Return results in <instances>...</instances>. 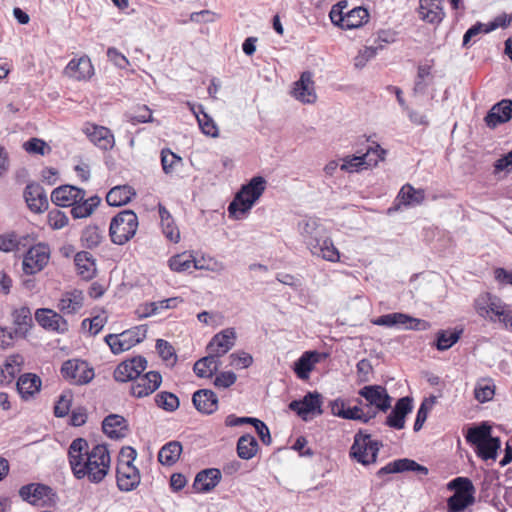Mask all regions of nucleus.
I'll return each mask as SVG.
<instances>
[{"label": "nucleus", "mask_w": 512, "mask_h": 512, "mask_svg": "<svg viewBox=\"0 0 512 512\" xmlns=\"http://www.w3.org/2000/svg\"><path fill=\"white\" fill-rule=\"evenodd\" d=\"M68 462L77 480L101 483L109 474L111 454L105 444L90 445L84 438L74 439L68 448Z\"/></svg>", "instance_id": "f257e3e1"}, {"label": "nucleus", "mask_w": 512, "mask_h": 512, "mask_svg": "<svg viewBox=\"0 0 512 512\" xmlns=\"http://www.w3.org/2000/svg\"><path fill=\"white\" fill-rule=\"evenodd\" d=\"M297 229L302 242L313 256L332 263L340 260L339 250L319 219L305 217L298 222Z\"/></svg>", "instance_id": "f03ea898"}, {"label": "nucleus", "mask_w": 512, "mask_h": 512, "mask_svg": "<svg viewBox=\"0 0 512 512\" xmlns=\"http://www.w3.org/2000/svg\"><path fill=\"white\" fill-rule=\"evenodd\" d=\"M266 184L264 177L255 176L243 185L228 206L229 215L235 219L244 218L264 193Z\"/></svg>", "instance_id": "7ed1b4c3"}, {"label": "nucleus", "mask_w": 512, "mask_h": 512, "mask_svg": "<svg viewBox=\"0 0 512 512\" xmlns=\"http://www.w3.org/2000/svg\"><path fill=\"white\" fill-rule=\"evenodd\" d=\"M138 217L132 210H123L110 222L109 236L116 245H124L134 237L138 229Z\"/></svg>", "instance_id": "20e7f679"}, {"label": "nucleus", "mask_w": 512, "mask_h": 512, "mask_svg": "<svg viewBox=\"0 0 512 512\" xmlns=\"http://www.w3.org/2000/svg\"><path fill=\"white\" fill-rule=\"evenodd\" d=\"M19 495L25 502L36 507H54L59 500L54 489L42 483H30L22 486Z\"/></svg>", "instance_id": "39448f33"}, {"label": "nucleus", "mask_w": 512, "mask_h": 512, "mask_svg": "<svg viewBox=\"0 0 512 512\" xmlns=\"http://www.w3.org/2000/svg\"><path fill=\"white\" fill-rule=\"evenodd\" d=\"M381 444L372 440L370 434L359 431L354 436L350 449V456L362 465L374 464L377 460Z\"/></svg>", "instance_id": "423d86ee"}, {"label": "nucleus", "mask_w": 512, "mask_h": 512, "mask_svg": "<svg viewBox=\"0 0 512 512\" xmlns=\"http://www.w3.org/2000/svg\"><path fill=\"white\" fill-rule=\"evenodd\" d=\"M371 322L376 326L397 327L405 330L425 331L430 328L429 322L401 312L385 314Z\"/></svg>", "instance_id": "0eeeda50"}, {"label": "nucleus", "mask_w": 512, "mask_h": 512, "mask_svg": "<svg viewBox=\"0 0 512 512\" xmlns=\"http://www.w3.org/2000/svg\"><path fill=\"white\" fill-rule=\"evenodd\" d=\"M61 374L64 379L72 384L83 385L94 378V370L81 359H69L62 364Z\"/></svg>", "instance_id": "6e6552de"}, {"label": "nucleus", "mask_w": 512, "mask_h": 512, "mask_svg": "<svg viewBox=\"0 0 512 512\" xmlns=\"http://www.w3.org/2000/svg\"><path fill=\"white\" fill-rule=\"evenodd\" d=\"M50 259L48 245L38 243L32 246L24 255L22 268L25 274L34 275L44 269Z\"/></svg>", "instance_id": "1a4fd4ad"}, {"label": "nucleus", "mask_w": 512, "mask_h": 512, "mask_svg": "<svg viewBox=\"0 0 512 512\" xmlns=\"http://www.w3.org/2000/svg\"><path fill=\"white\" fill-rule=\"evenodd\" d=\"M505 302L489 292L479 294L474 300V309L479 317L496 323V316L504 308Z\"/></svg>", "instance_id": "9d476101"}, {"label": "nucleus", "mask_w": 512, "mask_h": 512, "mask_svg": "<svg viewBox=\"0 0 512 512\" xmlns=\"http://www.w3.org/2000/svg\"><path fill=\"white\" fill-rule=\"evenodd\" d=\"M162 383V376L157 371L140 374L132 383L130 393L136 398H144L154 393Z\"/></svg>", "instance_id": "9b49d317"}, {"label": "nucleus", "mask_w": 512, "mask_h": 512, "mask_svg": "<svg viewBox=\"0 0 512 512\" xmlns=\"http://www.w3.org/2000/svg\"><path fill=\"white\" fill-rule=\"evenodd\" d=\"M147 368V360L142 356H136L117 365L114 371V379L118 382H133Z\"/></svg>", "instance_id": "f8f14e48"}, {"label": "nucleus", "mask_w": 512, "mask_h": 512, "mask_svg": "<svg viewBox=\"0 0 512 512\" xmlns=\"http://www.w3.org/2000/svg\"><path fill=\"white\" fill-rule=\"evenodd\" d=\"M83 131L89 140L103 151L112 150L115 146L114 134L105 126L87 123Z\"/></svg>", "instance_id": "ddd939ff"}, {"label": "nucleus", "mask_w": 512, "mask_h": 512, "mask_svg": "<svg viewBox=\"0 0 512 512\" xmlns=\"http://www.w3.org/2000/svg\"><path fill=\"white\" fill-rule=\"evenodd\" d=\"M292 96L303 104H313L317 100L315 84L311 72L305 71L294 83Z\"/></svg>", "instance_id": "4468645a"}, {"label": "nucleus", "mask_w": 512, "mask_h": 512, "mask_svg": "<svg viewBox=\"0 0 512 512\" xmlns=\"http://www.w3.org/2000/svg\"><path fill=\"white\" fill-rule=\"evenodd\" d=\"M359 395L366 400L368 405L379 411L386 412L391 407V397L386 388L381 385L364 386L359 390Z\"/></svg>", "instance_id": "2eb2a0df"}, {"label": "nucleus", "mask_w": 512, "mask_h": 512, "mask_svg": "<svg viewBox=\"0 0 512 512\" xmlns=\"http://www.w3.org/2000/svg\"><path fill=\"white\" fill-rule=\"evenodd\" d=\"M141 481L138 468L130 464H117L116 483L120 491L130 492L136 489Z\"/></svg>", "instance_id": "dca6fc26"}, {"label": "nucleus", "mask_w": 512, "mask_h": 512, "mask_svg": "<svg viewBox=\"0 0 512 512\" xmlns=\"http://www.w3.org/2000/svg\"><path fill=\"white\" fill-rule=\"evenodd\" d=\"M35 320L45 330L57 333H65L68 331L67 321L57 312L48 308H40L35 312Z\"/></svg>", "instance_id": "f3484780"}, {"label": "nucleus", "mask_w": 512, "mask_h": 512, "mask_svg": "<svg viewBox=\"0 0 512 512\" xmlns=\"http://www.w3.org/2000/svg\"><path fill=\"white\" fill-rule=\"evenodd\" d=\"M326 357V353H321L316 350L305 351L299 359L294 362L293 371L299 379L308 380L311 371Z\"/></svg>", "instance_id": "a211bd4d"}, {"label": "nucleus", "mask_w": 512, "mask_h": 512, "mask_svg": "<svg viewBox=\"0 0 512 512\" xmlns=\"http://www.w3.org/2000/svg\"><path fill=\"white\" fill-rule=\"evenodd\" d=\"M236 341V332L233 328H227L216 335L210 340L207 349L208 352L220 358L231 350Z\"/></svg>", "instance_id": "6ab92c4d"}, {"label": "nucleus", "mask_w": 512, "mask_h": 512, "mask_svg": "<svg viewBox=\"0 0 512 512\" xmlns=\"http://www.w3.org/2000/svg\"><path fill=\"white\" fill-rule=\"evenodd\" d=\"M86 196L84 189L72 185H62L51 193V200L56 206L70 207Z\"/></svg>", "instance_id": "aec40b11"}, {"label": "nucleus", "mask_w": 512, "mask_h": 512, "mask_svg": "<svg viewBox=\"0 0 512 512\" xmlns=\"http://www.w3.org/2000/svg\"><path fill=\"white\" fill-rule=\"evenodd\" d=\"M64 74L76 81H86L93 76L94 67L87 56L73 58L65 67Z\"/></svg>", "instance_id": "412c9836"}, {"label": "nucleus", "mask_w": 512, "mask_h": 512, "mask_svg": "<svg viewBox=\"0 0 512 512\" xmlns=\"http://www.w3.org/2000/svg\"><path fill=\"white\" fill-rule=\"evenodd\" d=\"M289 408L303 420H308L310 414H321V399L318 393H308L301 400H293Z\"/></svg>", "instance_id": "4be33fe9"}, {"label": "nucleus", "mask_w": 512, "mask_h": 512, "mask_svg": "<svg viewBox=\"0 0 512 512\" xmlns=\"http://www.w3.org/2000/svg\"><path fill=\"white\" fill-rule=\"evenodd\" d=\"M24 198L29 209L42 213L48 208V198L44 188L38 183H30L24 190Z\"/></svg>", "instance_id": "5701e85b"}, {"label": "nucleus", "mask_w": 512, "mask_h": 512, "mask_svg": "<svg viewBox=\"0 0 512 512\" xmlns=\"http://www.w3.org/2000/svg\"><path fill=\"white\" fill-rule=\"evenodd\" d=\"M418 13L421 20L439 24L445 17L443 0H419Z\"/></svg>", "instance_id": "b1692460"}, {"label": "nucleus", "mask_w": 512, "mask_h": 512, "mask_svg": "<svg viewBox=\"0 0 512 512\" xmlns=\"http://www.w3.org/2000/svg\"><path fill=\"white\" fill-rule=\"evenodd\" d=\"M412 409L413 404L410 397L400 398L387 416L386 425L397 430L403 429L405 426V417Z\"/></svg>", "instance_id": "393cba45"}, {"label": "nucleus", "mask_w": 512, "mask_h": 512, "mask_svg": "<svg viewBox=\"0 0 512 512\" xmlns=\"http://www.w3.org/2000/svg\"><path fill=\"white\" fill-rule=\"evenodd\" d=\"M512 118V100L503 99L492 106L485 117V122L489 127H496L499 124L508 122Z\"/></svg>", "instance_id": "a878e982"}, {"label": "nucleus", "mask_w": 512, "mask_h": 512, "mask_svg": "<svg viewBox=\"0 0 512 512\" xmlns=\"http://www.w3.org/2000/svg\"><path fill=\"white\" fill-rule=\"evenodd\" d=\"M192 402L200 413L210 415L218 408V397L210 389H200L194 392Z\"/></svg>", "instance_id": "bb28decb"}, {"label": "nucleus", "mask_w": 512, "mask_h": 512, "mask_svg": "<svg viewBox=\"0 0 512 512\" xmlns=\"http://www.w3.org/2000/svg\"><path fill=\"white\" fill-rule=\"evenodd\" d=\"M370 18L368 10L362 6L354 7L347 11L342 22H337L338 26L345 30L357 29L365 25Z\"/></svg>", "instance_id": "cd10ccee"}, {"label": "nucleus", "mask_w": 512, "mask_h": 512, "mask_svg": "<svg viewBox=\"0 0 512 512\" xmlns=\"http://www.w3.org/2000/svg\"><path fill=\"white\" fill-rule=\"evenodd\" d=\"M221 480V472L217 468H209L200 471L194 480L193 487L197 492H209L213 490Z\"/></svg>", "instance_id": "c85d7f7f"}, {"label": "nucleus", "mask_w": 512, "mask_h": 512, "mask_svg": "<svg viewBox=\"0 0 512 512\" xmlns=\"http://www.w3.org/2000/svg\"><path fill=\"white\" fill-rule=\"evenodd\" d=\"M84 304V295L81 290L73 289L62 294L58 309L63 314H76Z\"/></svg>", "instance_id": "c756f323"}, {"label": "nucleus", "mask_w": 512, "mask_h": 512, "mask_svg": "<svg viewBox=\"0 0 512 512\" xmlns=\"http://www.w3.org/2000/svg\"><path fill=\"white\" fill-rule=\"evenodd\" d=\"M158 213L164 237L172 243H178L180 241V230L176 225L174 218L162 204L158 205Z\"/></svg>", "instance_id": "7c9ffc66"}, {"label": "nucleus", "mask_w": 512, "mask_h": 512, "mask_svg": "<svg viewBox=\"0 0 512 512\" xmlns=\"http://www.w3.org/2000/svg\"><path fill=\"white\" fill-rule=\"evenodd\" d=\"M103 432L111 439H119L126 436L127 422L124 417L111 414L105 417L102 423Z\"/></svg>", "instance_id": "2f4dec72"}, {"label": "nucleus", "mask_w": 512, "mask_h": 512, "mask_svg": "<svg viewBox=\"0 0 512 512\" xmlns=\"http://www.w3.org/2000/svg\"><path fill=\"white\" fill-rule=\"evenodd\" d=\"M372 153H365L361 156H347L343 159L340 169L348 173H354L376 166L377 158L373 160L370 158Z\"/></svg>", "instance_id": "473e14b6"}, {"label": "nucleus", "mask_w": 512, "mask_h": 512, "mask_svg": "<svg viewBox=\"0 0 512 512\" xmlns=\"http://www.w3.org/2000/svg\"><path fill=\"white\" fill-rule=\"evenodd\" d=\"M425 199V192L422 189H415L410 184H405L397 195L398 208L400 206H417Z\"/></svg>", "instance_id": "72a5a7b5"}, {"label": "nucleus", "mask_w": 512, "mask_h": 512, "mask_svg": "<svg viewBox=\"0 0 512 512\" xmlns=\"http://www.w3.org/2000/svg\"><path fill=\"white\" fill-rule=\"evenodd\" d=\"M220 365V358L209 352L207 356L195 362L193 370L200 378H211L217 372Z\"/></svg>", "instance_id": "f704fd0d"}, {"label": "nucleus", "mask_w": 512, "mask_h": 512, "mask_svg": "<svg viewBox=\"0 0 512 512\" xmlns=\"http://www.w3.org/2000/svg\"><path fill=\"white\" fill-rule=\"evenodd\" d=\"M78 274L84 280L92 279L96 274V263L93 256L87 251L78 252L74 257Z\"/></svg>", "instance_id": "c9c22d12"}, {"label": "nucleus", "mask_w": 512, "mask_h": 512, "mask_svg": "<svg viewBox=\"0 0 512 512\" xmlns=\"http://www.w3.org/2000/svg\"><path fill=\"white\" fill-rule=\"evenodd\" d=\"M41 379L32 373H26L19 377L17 390L23 399H29L39 392Z\"/></svg>", "instance_id": "e433bc0d"}, {"label": "nucleus", "mask_w": 512, "mask_h": 512, "mask_svg": "<svg viewBox=\"0 0 512 512\" xmlns=\"http://www.w3.org/2000/svg\"><path fill=\"white\" fill-rule=\"evenodd\" d=\"M135 196V191L129 185L115 186L106 195V202L109 206L119 207L126 205Z\"/></svg>", "instance_id": "4c0bfd02"}, {"label": "nucleus", "mask_w": 512, "mask_h": 512, "mask_svg": "<svg viewBox=\"0 0 512 512\" xmlns=\"http://www.w3.org/2000/svg\"><path fill=\"white\" fill-rule=\"evenodd\" d=\"M23 358L20 355L9 356L4 365L0 368V384H10L16 375L21 371Z\"/></svg>", "instance_id": "58836bf2"}, {"label": "nucleus", "mask_w": 512, "mask_h": 512, "mask_svg": "<svg viewBox=\"0 0 512 512\" xmlns=\"http://www.w3.org/2000/svg\"><path fill=\"white\" fill-rule=\"evenodd\" d=\"M101 202L100 197L97 195L91 196L87 199L85 197L76 201L75 204H72L71 207V215L74 219H83L91 216L94 210L99 206Z\"/></svg>", "instance_id": "ea45409f"}, {"label": "nucleus", "mask_w": 512, "mask_h": 512, "mask_svg": "<svg viewBox=\"0 0 512 512\" xmlns=\"http://www.w3.org/2000/svg\"><path fill=\"white\" fill-rule=\"evenodd\" d=\"M13 323L15 325V335L24 338L32 326L31 311L28 307H20L12 313Z\"/></svg>", "instance_id": "a19ab883"}, {"label": "nucleus", "mask_w": 512, "mask_h": 512, "mask_svg": "<svg viewBox=\"0 0 512 512\" xmlns=\"http://www.w3.org/2000/svg\"><path fill=\"white\" fill-rule=\"evenodd\" d=\"M182 453V445L178 441L166 443L158 452V461L164 466L174 465Z\"/></svg>", "instance_id": "79ce46f5"}, {"label": "nucleus", "mask_w": 512, "mask_h": 512, "mask_svg": "<svg viewBox=\"0 0 512 512\" xmlns=\"http://www.w3.org/2000/svg\"><path fill=\"white\" fill-rule=\"evenodd\" d=\"M258 451V442L251 434L242 435L237 441V454L243 460L252 459Z\"/></svg>", "instance_id": "37998d69"}, {"label": "nucleus", "mask_w": 512, "mask_h": 512, "mask_svg": "<svg viewBox=\"0 0 512 512\" xmlns=\"http://www.w3.org/2000/svg\"><path fill=\"white\" fill-rule=\"evenodd\" d=\"M196 258L192 253L183 252L177 255L172 256L168 263L169 267L172 271L175 272H186L191 268L195 269Z\"/></svg>", "instance_id": "c03bdc74"}, {"label": "nucleus", "mask_w": 512, "mask_h": 512, "mask_svg": "<svg viewBox=\"0 0 512 512\" xmlns=\"http://www.w3.org/2000/svg\"><path fill=\"white\" fill-rule=\"evenodd\" d=\"M495 394V385L490 378H483L476 382L474 388V397L480 403H485L493 399Z\"/></svg>", "instance_id": "a18cd8bd"}, {"label": "nucleus", "mask_w": 512, "mask_h": 512, "mask_svg": "<svg viewBox=\"0 0 512 512\" xmlns=\"http://www.w3.org/2000/svg\"><path fill=\"white\" fill-rule=\"evenodd\" d=\"M462 330H440L436 337V348L439 351H445L458 342Z\"/></svg>", "instance_id": "49530a36"}, {"label": "nucleus", "mask_w": 512, "mask_h": 512, "mask_svg": "<svg viewBox=\"0 0 512 512\" xmlns=\"http://www.w3.org/2000/svg\"><path fill=\"white\" fill-rule=\"evenodd\" d=\"M147 327L139 325L131 329L125 330L121 333L122 341L124 342L127 350L131 349L136 344L140 343L146 338Z\"/></svg>", "instance_id": "de8ad7c7"}, {"label": "nucleus", "mask_w": 512, "mask_h": 512, "mask_svg": "<svg viewBox=\"0 0 512 512\" xmlns=\"http://www.w3.org/2000/svg\"><path fill=\"white\" fill-rule=\"evenodd\" d=\"M475 502L474 495L454 493L448 498V512H463L468 506Z\"/></svg>", "instance_id": "09e8293b"}, {"label": "nucleus", "mask_w": 512, "mask_h": 512, "mask_svg": "<svg viewBox=\"0 0 512 512\" xmlns=\"http://www.w3.org/2000/svg\"><path fill=\"white\" fill-rule=\"evenodd\" d=\"M201 115H197V122L203 134L216 138L219 136V129L213 120L205 111L202 105L198 106Z\"/></svg>", "instance_id": "8fccbe9b"}, {"label": "nucleus", "mask_w": 512, "mask_h": 512, "mask_svg": "<svg viewBox=\"0 0 512 512\" xmlns=\"http://www.w3.org/2000/svg\"><path fill=\"white\" fill-rule=\"evenodd\" d=\"M491 428L486 423H482L479 426H475L468 429L466 440L467 442L476 445L478 447L480 444L484 443L488 440L491 435Z\"/></svg>", "instance_id": "3c124183"}, {"label": "nucleus", "mask_w": 512, "mask_h": 512, "mask_svg": "<svg viewBox=\"0 0 512 512\" xmlns=\"http://www.w3.org/2000/svg\"><path fill=\"white\" fill-rule=\"evenodd\" d=\"M195 269L207 270L220 275L226 271V265L214 257L201 256L196 258Z\"/></svg>", "instance_id": "603ef678"}, {"label": "nucleus", "mask_w": 512, "mask_h": 512, "mask_svg": "<svg viewBox=\"0 0 512 512\" xmlns=\"http://www.w3.org/2000/svg\"><path fill=\"white\" fill-rule=\"evenodd\" d=\"M182 164V158L169 149L161 151V165L165 174L174 173Z\"/></svg>", "instance_id": "864d4df0"}, {"label": "nucleus", "mask_w": 512, "mask_h": 512, "mask_svg": "<svg viewBox=\"0 0 512 512\" xmlns=\"http://www.w3.org/2000/svg\"><path fill=\"white\" fill-rule=\"evenodd\" d=\"M155 403L159 408L167 412H174L180 405L179 398L175 394L167 391L156 394Z\"/></svg>", "instance_id": "5fc2aeb1"}, {"label": "nucleus", "mask_w": 512, "mask_h": 512, "mask_svg": "<svg viewBox=\"0 0 512 512\" xmlns=\"http://www.w3.org/2000/svg\"><path fill=\"white\" fill-rule=\"evenodd\" d=\"M435 404H436L435 396H430L428 398H425L422 401V403L417 411L416 419H415L414 426H413V429L415 432H418L423 427V424L425 423L429 412L432 410V408L434 407Z\"/></svg>", "instance_id": "6e6d98bb"}, {"label": "nucleus", "mask_w": 512, "mask_h": 512, "mask_svg": "<svg viewBox=\"0 0 512 512\" xmlns=\"http://www.w3.org/2000/svg\"><path fill=\"white\" fill-rule=\"evenodd\" d=\"M103 239V232L96 225L87 226L81 236V240L83 244L87 248H95L97 247Z\"/></svg>", "instance_id": "4d7b16f0"}, {"label": "nucleus", "mask_w": 512, "mask_h": 512, "mask_svg": "<svg viewBox=\"0 0 512 512\" xmlns=\"http://www.w3.org/2000/svg\"><path fill=\"white\" fill-rule=\"evenodd\" d=\"M414 465H416V462L413 460L399 459V460L392 461V462L388 463L387 465H385L384 467H382L378 471V474L382 475V474H392V473H400V472H404V471H411L412 466H414Z\"/></svg>", "instance_id": "13d9d810"}, {"label": "nucleus", "mask_w": 512, "mask_h": 512, "mask_svg": "<svg viewBox=\"0 0 512 512\" xmlns=\"http://www.w3.org/2000/svg\"><path fill=\"white\" fill-rule=\"evenodd\" d=\"M499 448V439L490 437L477 447V453L484 460L495 459Z\"/></svg>", "instance_id": "bf43d9fd"}, {"label": "nucleus", "mask_w": 512, "mask_h": 512, "mask_svg": "<svg viewBox=\"0 0 512 512\" xmlns=\"http://www.w3.org/2000/svg\"><path fill=\"white\" fill-rule=\"evenodd\" d=\"M22 147L29 154L41 156L49 154L51 151L50 146L44 140L39 138L29 139L23 143Z\"/></svg>", "instance_id": "052dcab7"}, {"label": "nucleus", "mask_w": 512, "mask_h": 512, "mask_svg": "<svg viewBox=\"0 0 512 512\" xmlns=\"http://www.w3.org/2000/svg\"><path fill=\"white\" fill-rule=\"evenodd\" d=\"M252 364V355L245 351H237L229 355V366L235 369H246Z\"/></svg>", "instance_id": "680f3d73"}, {"label": "nucleus", "mask_w": 512, "mask_h": 512, "mask_svg": "<svg viewBox=\"0 0 512 512\" xmlns=\"http://www.w3.org/2000/svg\"><path fill=\"white\" fill-rule=\"evenodd\" d=\"M382 48L383 46L379 45L378 47L369 46L361 49L354 58L355 67L359 69L365 67L366 64L377 55L378 50Z\"/></svg>", "instance_id": "e2e57ef3"}, {"label": "nucleus", "mask_w": 512, "mask_h": 512, "mask_svg": "<svg viewBox=\"0 0 512 512\" xmlns=\"http://www.w3.org/2000/svg\"><path fill=\"white\" fill-rule=\"evenodd\" d=\"M448 488L455 489V493L471 494L474 495L475 488L470 479L465 477H457L453 479L449 484Z\"/></svg>", "instance_id": "0e129e2a"}, {"label": "nucleus", "mask_w": 512, "mask_h": 512, "mask_svg": "<svg viewBox=\"0 0 512 512\" xmlns=\"http://www.w3.org/2000/svg\"><path fill=\"white\" fill-rule=\"evenodd\" d=\"M47 219L49 226L54 230L64 228L69 222L67 215L58 209L49 211Z\"/></svg>", "instance_id": "69168bd1"}, {"label": "nucleus", "mask_w": 512, "mask_h": 512, "mask_svg": "<svg viewBox=\"0 0 512 512\" xmlns=\"http://www.w3.org/2000/svg\"><path fill=\"white\" fill-rule=\"evenodd\" d=\"M127 118L128 121L133 125L153 121L152 111L145 105L139 107L134 113L128 114Z\"/></svg>", "instance_id": "338daca9"}, {"label": "nucleus", "mask_w": 512, "mask_h": 512, "mask_svg": "<svg viewBox=\"0 0 512 512\" xmlns=\"http://www.w3.org/2000/svg\"><path fill=\"white\" fill-rule=\"evenodd\" d=\"M237 375L232 371L220 372L214 379V386L219 389H226L235 384Z\"/></svg>", "instance_id": "774afa93"}]
</instances>
